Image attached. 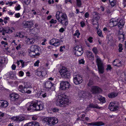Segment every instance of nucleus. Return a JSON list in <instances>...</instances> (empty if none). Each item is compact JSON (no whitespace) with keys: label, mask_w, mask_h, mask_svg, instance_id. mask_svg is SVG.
I'll return each mask as SVG.
<instances>
[{"label":"nucleus","mask_w":126,"mask_h":126,"mask_svg":"<svg viewBox=\"0 0 126 126\" xmlns=\"http://www.w3.org/2000/svg\"><path fill=\"white\" fill-rule=\"evenodd\" d=\"M56 16L58 21L64 27H66L68 25V20L65 14L63 13L61 11H58L56 12Z\"/></svg>","instance_id":"obj_1"},{"label":"nucleus","mask_w":126,"mask_h":126,"mask_svg":"<svg viewBox=\"0 0 126 126\" xmlns=\"http://www.w3.org/2000/svg\"><path fill=\"white\" fill-rule=\"evenodd\" d=\"M44 106L43 104L41 101H37L35 102L33 101L27 107V110L31 111L41 110L43 109Z\"/></svg>","instance_id":"obj_2"},{"label":"nucleus","mask_w":126,"mask_h":126,"mask_svg":"<svg viewBox=\"0 0 126 126\" xmlns=\"http://www.w3.org/2000/svg\"><path fill=\"white\" fill-rule=\"evenodd\" d=\"M92 51L94 53L95 55L98 53V50L96 47H94L93 48ZM95 56L97 58L96 62L97 66L99 73L100 74H103L104 72V65L98 56L97 55H95Z\"/></svg>","instance_id":"obj_3"},{"label":"nucleus","mask_w":126,"mask_h":126,"mask_svg":"<svg viewBox=\"0 0 126 126\" xmlns=\"http://www.w3.org/2000/svg\"><path fill=\"white\" fill-rule=\"evenodd\" d=\"M28 52L30 56L36 57L40 55L41 51L37 45H33L31 46L30 49L28 50Z\"/></svg>","instance_id":"obj_4"},{"label":"nucleus","mask_w":126,"mask_h":126,"mask_svg":"<svg viewBox=\"0 0 126 126\" xmlns=\"http://www.w3.org/2000/svg\"><path fill=\"white\" fill-rule=\"evenodd\" d=\"M69 101L68 99L63 97L61 95H59L56 100V104L57 106L63 107L65 106V105L68 104Z\"/></svg>","instance_id":"obj_5"},{"label":"nucleus","mask_w":126,"mask_h":126,"mask_svg":"<svg viewBox=\"0 0 126 126\" xmlns=\"http://www.w3.org/2000/svg\"><path fill=\"white\" fill-rule=\"evenodd\" d=\"M119 107V103L117 102H111L109 106V108L112 111H114L118 110Z\"/></svg>","instance_id":"obj_6"},{"label":"nucleus","mask_w":126,"mask_h":126,"mask_svg":"<svg viewBox=\"0 0 126 126\" xmlns=\"http://www.w3.org/2000/svg\"><path fill=\"white\" fill-rule=\"evenodd\" d=\"M74 83L76 85L80 84L83 81L82 76L79 74H77L73 76Z\"/></svg>","instance_id":"obj_7"},{"label":"nucleus","mask_w":126,"mask_h":126,"mask_svg":"<svg viewBox=\"0 0 126 126\" xmlns=\"http://www.w3.org/2000/svg\"><path fill=\"white\" fill-rule=\"evenodd\" d=\"M60 72L62 77L63 78L68 79L70 77V74L64 67H63L60 70Z\"/></svg>","instance_id":"obj_8"},{"label":"nucleus","mask_w":126,"mask_h":126,"mask_svg":"<svg viewBox=\"0 0 126 126\" xmlns=\"http://www.w3.org/2000/svg\"><path fill=\"white\" fill-rule=\"evenodd\" d=\"M28 88V87L26 85H25L23 87L22 85H20L19 86L18 89L20 92L22 93L30 94L31 93V91L30 90H27Z\"/></svg>","instance_id":"obj_9"},{"label":"nucleus","mask_w":126,"mask_h":126,"mask_svg":"<svg viewBox=\"0 0 126 126\" xmlns=\"http://www.w3.org/2000/svg\"><path fill=\"white\" fill-rule=\"evenodd\" d=\"M45 88L48 89L49 90H55V87L54 86V84H53L50 81H47L44 84Z\"/></svg>","instance_id":"obj_10"},{"label":"nucleus","mask_w":126,"mask_h":126,"mask_svg":"<svg viewBox=\"0 0 126 126\" xmlns=\"http://www.w3.org/2000/svg\"><path fill=\"white\" fill-rule=\"evenodd\" d=\"M75 49V54L78 56L82 55L83 53L82 48L79 47V46L76 47Z\"/></svg>","instance_id":"obj_11"},{"label":"nucleus","mask_w":126,"mask_h":126,"mask_svg":"<svg viewBox=\"0 0 126 126\" xmlns=\"http://www.w3.org/2000/svg\"><path fill=\"white\" fill-rule=\"evenodd\" d=\"M70 85L67 81H62L60 83V87L62 90L68 89Z\"/></svg>","instance_id":"obj_12"},{"label":"nucleus","mask_w":126,"mask_h":126,"mask_svg":"<svg viewBox=\"0 0 126 126\" xmlns=\"http://www.w3.org/2000/svg\"><path fill=\"white\" fill-rule=\"evenodd\" d=\"M12 32V30L8 27L0 28V32H2L3 35H4L5 33H10Z\"/></svg>","instance_id":"obj_13"},{"label":"nucleus","mask_w":126,"mask_h":126,"mask_svg":"<svg viewBox=\"0 0 126 126\" xmlns=\"http://www.w3.org/2000/svg\"><path fill=\"white\" fill-rule=\"evenodd\" d=\"M49 43L51 45L57 47L60 45L59 40L58 39L53 38L50 41Z\"/></svg>","instance_id":"obj_14"},{"label":"nucleus","mask_w":126,"mask_h":126,"mask_svg":"<svg viewBox=\"0 0 126 126\" xmlns=\"http://www.w3.org/2000/svg\"><path fill=\"white\" fill-rule=\"evenodd\" d=\"M118 19L116 18H113L111 19L109 25L110 27H113L116 26Z\"/></svg>","instance_id":"obj_15"},{"label":"nucleus","mask_w":126,"mask_h":126,"mask_svg":"<svg viewBox=\"0 0 126 126\" xmlns=\"http://www.w3.org/2000/svg\"><path fill=\"white\" fill-rule=\"evenodd\" d=\"M58 119L55 117H50L49 126L54 125L58 123Z\"/></svg>","instance_id":"obj_16"},{"label":"nucleus","mask_w":126,"mask_h":126,"mask_svg":"<svg viewBox=\"0 0 126 126\" xmlns=\"http://www.w3.org/2000/svg\"><path fill=\"white\" fill-rule=\"evenodd\" d=\"M9 96L11 98V100L14 101H17L19 98V96L15 93L10 94Z\"/></svg>","instance_id":"obj_17"},{"label":"nucleus","mask_w":126,"mask_h":126,"mask_svg":"<svg viewBox=\"0 0 126 126\" xmlns=\"http://www.w3.org/2000/svg\"><path fill=\"white\" fill-rule=\"evenodd\" d=\"M24 27L25 28H30L31 27L32 23L30 21H26L23 22Z\"/></svg>","instance_id":"obj_18"},{"label":"nucleus","mask_w":126,"mask_h":126,"mask_svg":"<svg viewBox=\"0 0 126 126\" xmlns=\"http://www.w3.org/2000/svg\"><path fill=\"white\" fill-rule=\"evenodd\" d=\"M101 90V89L98 87L94 86L92 89L91 91L93 94H95L100 92Z\"/></svg>","instance_id":"obj_19"},{"label":"nucleus","mask_w":126,"mask_h":126,"mask_svg":"<svg viewBox=\"0 0 126 126\" xmlns=\"http://www.w3.org/2000/svg\"><path fill=\"white\" fill-rule=\"evenodd\" d=\"M88 125L93 126H99L104 125V123L101 122H92L88 123Z\"/></svg>","instance_id":"obj_20"},{"label":"nucleus","mask_w":126,"mask_h":126,"mask_svg":"<svg viewBox=\"0 0 126 126\" xmlns=\"http://www.w3.org/2000/svg\"><path fill=\"white\" fill-rule=\"evenodd\" d=\"M8 105V103L6 101L3 100H0V107L6 108Z\"/></svg>","instance_id":"obj_21"},{"label":"nucleus","mask_w":126,"mask_h":126,"mask_svg":"<svg viewBox=\"0 0 126 126\" xmlns=\"http://www.w3.org/2000/svg\"><path fill=\"white\" fill-rule=\"evenodd\" d=\"M11 119L15 121H21L24 120L25 118L21 116H16L12 117Z\"/></svg>","instance_id":"obj_22"},{"label":"nucleus","mask_w":126,"mask_h":126,"mask_svg":"<svg viewBox=\"0 0 126 126\" xmlns=\"http://www.w3.org/2000/svg\"><path fill=\"white\" fill-rule=\"evenodd\" d=\"M24 126H40L39 123L34 122H29L25 125Z\"/></svg>","instance_id":"obj_23"},{"label":"nucleus","mask_w":126,"mask_h":126,"mask_svg":"<svg viewBox=\"0 0 126 126\" xmlns=\"http://www.w3.org/2000/svg\"><path fill=\"white\" fill-rule=\"evenodd\" d=\"M125 33L124 32H121L120 31L118 32V38L119 40L121 39L122 41H124L125 39Z\"/></svg>","instance_id":"obj_24"},{"label":"nucleus","mask_w":126,"mask_h":126,"mask_svg":"<svg viewBox=\"0 0 126 126\" xmlns=\"http://www.w3.org/2000/svg\"><path fill=\"white\" fill-rule=\"evenodd\" d=\"M125 23V21L123 19H121L119 22H118L117 26H118L119 29H121L124 25Z\"/></svg>","instance_id":"obj_25"},{"label":"nucleus","mask_w":126,"mask_h":126,"mask_svg":"<svg viewBox=\"0 0 126 126\" xmlns=\"http://www.w3.org/2000/svg\"><path fill=\"white\" fill-rule=\"evenodd\" d=\"M81 94H82L81 97L83 98H86L87 97H91V94L88 92H81Z\"/></svg>","instance_id":"obj_26"},{"label":"nucleus","mask_w":126,"mask_h":126,"mask_svg":"<svg viewBox=\"0 0 126 126\" xmlns=\"http://www.w3.org/2000/svg\"><path fill=\"white\" fill-rule=\"evenodd\" d=\"M50 117H46L42 119V121L44 123H46L47 125H49Z\"/></svg>","instance_id":"obj_27"},{"label":"nucleus","mask_w":126,"mask_h":126,"mask_svg":"<svg viewBox=\"0 0 126 126\" xmlns=\"http://www.w3.org/2000/svg\"><path fill=\"white\" fill-rule=\"evenodd\" d=\"M35 40L33 38L30 39L29 38H28L26 41L27 43L28 44H33L35 42Z\"/></svg>","instance_id":"obj_28"},{"label":"nucleus","mask_w":126,"mask_h":126,"mask_svg":"<svg viewBox=\"0 0 126 126\" xmlns=\"http://www.w3.org/2000/svg\"><path fill=\"white\" fill-rule=\"evenodd\" d=\"M43 72H41V71H39L38 69L35 70V74L39 76H40L41 78H42L44 76V75L43 74Z\"/></svg>","instance_id":"obj_29"},{"label":"nucleus","mask_w":126,"mask_h":126,"mask_svg":"<svg viewBox=\"0 0 126 126\" xmlns=\"http://www.w3.org/2000/svg\"><path fill=\"white\" fill-rule=\"evenodd\" d=\"M118 95V94L115 92H113L109 94H108V96L110 98H113L116 96Z\"/></svg>","instance_id":"obj_30"},{"label":"nucleus","mask_w":126,"mask_h":126,"mask_svg":"<svg viewBox=\"0 0 126 126\" xmlns=\"http://www.w3.org/2000/svg\"><path fill=\"white\" fill-rule=\"evenodd\" d=\"M87 53H88L87 54L88 57L89 58H90V59L93 60L94 59V55L92 52L90 51H89Z\"/></svg>","instance_id":"obj_31"},{"label":"nucleus","mask_w":126,"mask_h":126,"mask_svg":"<svg viewBox=\"0 0 126 126\" xmlns=\"http://www.w3.org/2000/svg\"><path fill=\"white\" fill-rule=\"evenodd\" d=\"M89 107L90 108H95L97 109H100V108L99 107L97 104H90L89 105Z\"/></svg>","instance_id":"obj_32"},{"label":"nucleus","mask_w":126,"mask_h":126,"mask_svg":"<svg viewBox=\"0 0 126 126\" xmlns=\"http://www.w3.org/2000/svg\"><path fill=\"white\" fill-rule=\"evenodd\" d=\"M109 2L112 6H114L116 4V0H109Z\"/></svg>","instance_id":"obj_33"},{"label":"nucleus","mask_w":126,"mask_h":126,"mask_svg":"<svg viewBox=\"0 0 126 126\" xmlns=\"http://www.w3.org/2000/svg\"><path fill=\"white\" fill-rule=\"evenodd\" d=\"M16 1H13V2H12V1H10L9 2L8 1V2H6L5 3V4L6 5H7L8 4H9V6H11L13 4H15L16 3Z\"/></svg>","instance_id":"obj_34"},{"label":"nucleus","mask_w":126,"mask_h":126,"mask_svg":"<svg viewBox=\"0 0 126 126\" xmlns=\"http://www.w3.org/2000/svg\"><path fill=\"white\" fill-rule=\"evenodd\" d=\"M123 45H122L121 44H119V52H121L122 51V50H123V48H122Z\"/></svg>","instance_id":"obj_35"},{"label":"nucleus","mask_w":126,"mask_h":126,"mask_svg":"<svg viewBox=\"0 0 126 126\" xmlns=\"http://www.w3.org/2000/svg\"><path fill=\"white\" fill-rule=\"evenodd\" d=\"M99 100L101 102L103 103L105 102L106 101L105 97L102 96L99 98Z\"/></svg>","instance_id":"obj_36"},{"label":"nucleus","mask_w":126,"mask_h":126,"mask_svg":"<svg viewBox=\"0 0 126 126\" xmlns=\"http://www.w3.org/2000/svg\"><path fill=\"white\" fill-rule=\"evenodd\" d=\"M93 82L92 80L90 79L89 81V82L87 84L88 86H91L93 85Z\"/></svg>","instance_id":"obj_37"},{"label":"nucleus","mask_w":126,"mask_h":126,"mask_svg":"<svg viewBox=\"0 0 126 126\" xmlns=\"http://www.w3.org/2000/svg\"><path fill=\"white\" fill-rule=\"evenodd\" d=\"M93 25H97L98 24V22L97 20L96 19H94L93 20Z\"/></svg>","instance_id":"obj_38"},{"label":"nucleus","mask_w":126,"mask_h":126,"mask_svg":"<svg viewBox=\"0 0 126 126\" xmlns=\"http://www.w3.org/2000/svg\"><path fill=\"white\" fill-rule=\"evenodd\" d=\"M80 34V33L79 32L78 30L76 31L75 33L74 34V36H77V37H79V35Z\"/></svg>","instance_id":"obj_39"},{"label":"nucleus","mask_w":126,"mask_h":126,"mask_svg":"<svg viewBox=\"0 0 126 126\" xmlns=\"http://www.w3.org/2000/svg\"><path fill=\"white\" fill-rule=\"evenodd\" d=\"M77 4L79 7H80L81 5V3L80 0H76Z\"/></svg>","instance_id":"obj_40"},{"label":"nucleus","mask_w":126,"mask_h":126,"mask_svg":"<svg viewBox=\"0 0 126 126\" xmlns=\"http://www.w3.org/2000/svg\"><path fill=\"white\" fill-rule=\"evenodd\" d=\"M88 40L90 43H92L93 41V39L92 37H90L87 39Z\"/></svg>","instance_id":"obj_41"},{"label":"nucleus","mask_w":126,"mask_h":126,"mask_svg":"<svg viewBox=\"0 0 126 126\" xmlns=\"http://www.w3.org/2000/svg\"><path fill=\"white\" fill-rule=\"evenodd\" d=\"M20 62L21 63L22 65V67H23L25 66V62L23 60H20Z\"/></svg>","instance_id":"obj_42"},{"label":"nucleus","mask_w":126,"mask_h":126,"mask_svg":"<svg viewBox=\"0 0 126 126\" xmlns=\"http://www.w3.org/2000/svg\"><path fill=\"white\" fill-rule=\"evenodd\" d=\"M49 22L51 23H56L57 22V21L56 20H54L53 19H52Z\"/></svg>","instance_id":"obj_43"},{"label":"nucleus","mask_w":126,"mask_h":126,"mask_svg":"<svg viewBox=\"0 0 126 126\" xmlns=\"http://www.w3.org/2000/svg\"><path fill=\"white\" fill-rule=\"evenodd\" d=\"M19 75L20 76L22 77L24 75V73L22 71H20L18 73Z\"/></svg>","instance_id":"obj_44"},{"label":"nucleus","mask_w":126,"mask_h":126,"mask_svg":"<svg viewBox=\"0 0 126 126\" xmlns=\"http://www.w3.org/2000/svg\"><path fill=\"white\" fill-rule=\"evenodd\" d=\"M97 33L99 36H101L102 32L101 31V30H99L98 31L97 30Z\"/></svg>","instance_id":"obj_45"},{"label":"nucleus","mask_w":126,"mask_h":126,"mask_svg":"<svg viewBox=\"0 0 126 126\" xmlns=\"http://www.w3.org/2000/svg\"><path fill=\"white\" fill-rule=\"evenodd\" d=\"M20 9V6L19 5H18V6L15 7V9L16 10H19Z\"/></svg>","instance_id":"obj_46"},{"label":"nucleus","mask_w":126,"mask_h":126,"mask_svg":"<svg viewBox=\"0 0 126 126\" xmlns=\"http://www.w3.org/2000/svg\"><path fill=\"white\" fill-rule=\"evenodd\" d=\"M112 68L110 65V64H109L107 66V67L106 68V70H110Z\"/></svg>","instance_id":"obj_47"},{"label":"nucleus","mask_w":126,"mask_h":126,"mask_svg":"<svg viewBox=\"0 0 126 126\" xmlns=\"http://www.w3.org/2000/svg\"><path fill=\"white\" fill-rule=\"evenodd\" d=\"M39 61L38 60L36 62L34 63V65L35 66H38L39 65Z\"/></svg>","instance_id":"obj_48"},{"label":"nucleus","mask_w":126,"mask_h":126,"mask_svg":"<svg viewBox=\"0 0 126 126\" xmlns=\"http://www.w3.org/2000/svg\"><path fill=\"white\" fill-rule=\"evenodd\" d=\"M19 37L20 38H23L24 36V35L23 34V33L21 32H19Z\"/></svg>","instance_id":"obj_49"},{"label":"nucleus","mask_w":126,"mask_h":126,"mask_svg":"<svg viewBox=\"0 0 126 126\" xmlns=\"http://www.w3.org/2000/svg\"><path fill=\"white\" fill-rule=\"evenodd\" d=\"M24 2L25 3L27 4H29L31 2L30 0H24Z\"/></svg>","instance_id":"obj_50"},{"label":"nucleus","mask_w":126,"mask_h":126,"mask_svg":"<svg viewBox=\"0 0 126 126\" xmlns=\"http://www.w3.org/2000/svg\"><path fill=\"white\" fill-rule=\"evenodd\" d=\"M84 63V61L83 59H81V60H79V63L80 64H83Z\"/></svg>","instance_id":"obj_51"},{"label":"nucleus","mask_w":126,"mask_h":126,"mask_svg":"<svg viewBox=\"0 0 126 126\" xmlns=\"http://www.w3.org/2000/svg\"><path fill=\"white\" fill-rule=\"evenodd\" d=\"M59 110V109L56 108H54L53 109V111L54 112H57Z\"/></svg>","instance_id":"obj_52"},{"label":"nucleus","mask_w":126,"mask_h":126,"mask_svg":"<svg viewBox=\"0 0 126 126\" xmlns=\"http://www.w3.org/2000/svg\"><path fill=\"white\" fill-rule=\"evenodd\" d=\"M80 24H81V26L82 27H83L85 25V24L83 21H81L80 23Z\"/></svg>","instance_id":"obj_53"},{"label":"nucleus","mask_w":126,"mask_h":126,"mask_svg":"<svg viewBox=\"0 0 126 126\" xmlns=\"http://www.w3.org/2000/svg\"><path fill=\"white\" fill-rule=\"evenodd\" d=\"M20 16V14L19 13H16L15 14V16L17 18H18Z\"/></svg>","instance_id":"obj_54"},{"label":"nucleus","mask_w":126,"mask_h":126,"mask_svg":"<svg viewBox=\"0 0 126 126\" xmlns=\"http://www.w3.org/2000/svg\"><path fill=\"white\" fill-rule=\"evenodd\" d=\"M64 31V29L63 28H61L59 30V31L61 32H63Z\"/></svg>","instance_id":"obj_55"},{"label":"nucleus","mask_w":126,"mask_h":126,"mask_svg":"<svg viewBox=\"0 0 126 126\" xmlns=\"http://www.w3.org/2000/svg\"><path fill=\"white\" fill-rule=\"evenodd\" d=\"M89 16V14L88 12L86 13L85 14V16L86 18L88 17Z\"/></svg>","instance_id":"obj_56"},{"label":"nucleus","mask_w":126,"mask_h":126,"mask_svg":"<svg viewBox=\"0 0 126 126\" xmlns=\"http://www.w3.org/2000/svg\"><path fill=\"white\" fill-rule=\"evenodd\" d=\"M4 115V113H2L1 112H0V119L3 117Z\"/></svg>","instance_id":"obj_57"},{"label":"nucleus","mask_w":126,"mask_h":126,"mask_svg":"<svg viewBox=\"0 0 126 126\" xmlns=\"http://www.w3.org/2000/svg\"><path fill=\"white\" fill-rule=\"evenodd\" d=\"M16 65L15 64H13L12 66V68L13 70H15L16 68Z\"/></svg>","instance_id":"obj_58"},{"label":"nucleus","mask_w":126,"mask_h":126,"mask_svg":"<svg viewBox=\"0 0 126 126\" xmlns=\"http://www.w3.org/2000/svg\"><path fill=\"white\" fill-rule=\"evenodd\" d=\"M48 2L49 4H51V3H54V1L53 0H48Z\"/></svg>","instance_id":"obj_59"},{"label":"nucleus","mask_w":126,"mask_h":126,"mask_svg":"<svg viewBox=\"0 0 126 126\" xmlns=\"http://www.w3.org/2000/svg\"><path fill=\"white\" fill-rule=\"evenodd\" d=\"M21 45L20 44H19L18 45V46L16 47V49L17 50H18L20 48Z\"/></svg>","instance_id":"obj_60"},{"label":"nucleus","mask_w":126,"mask_h":126,"mask_svg":"<svg viewBox=\"0 0 126 126\" xmlns=\"http://www.w3.org/2000/svg\"><path fill=\"white\" fill-rule=\"evenodd\" d=\"M47 95V94L46 93L42 94V96L43 98H45L46 97Z\"/></svg>","instance_id":"obj_61"},{"label":"nucleus","mask_w":126,"mask_h":126,"mask_svg":"<svg viewBox=\"0 0 126 126\" xmlns=\"http://www.w3.org/2000/svg\"><path fill=\"white\" fill-rule=\"evenodd\" d=\"M32 119L33 120H35L37 119V118L35 116H33L32 117Z\"/></svg>","instance_id":"obj_62"},{"label":"nucleus","mask_w":126,"mask_h":126,"mask_svg":"<svg viewBox=\"0 0 126 126\" xmlns=\"http://www.w3.org/2000/svg\"><path fill=\"white\" fill-rule=\"evenodd\" d=\"M123 4H124V7H125L126 6V0H123Z\"/></svg>","instance_id":"obj_63"},{"label":"nucleus","mask_w":126,"mask_h":126,"mask_svg":"<svg viewBox=\"0 0 126 126\" xmlns=\"http://www.w3.org/2000/svg\"><path fill=\"white\" fill-rule=\"evenodd\" d=\"M1 43L2 45L5 44V45H7V43H6V42H5L4 41H2L1 42Z\"/></svg>","instance_id":"obj_64"}]
</instances>
